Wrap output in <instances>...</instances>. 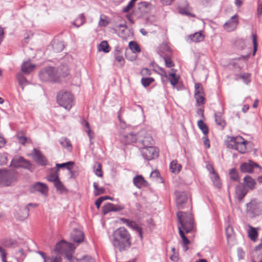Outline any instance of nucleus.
I'll return each instance as SVG.
<instances>
[{
    "label": "nucleus",
    "instance_id": "nucleus-1",
    "mask_svg": "<svg viewBox=\"0 0 262 262\" xmlns=\"http://www.w3.org/2000/svg\"><path fill=\"white\" fill-rule=\"evenodd\" d=\"M177 217L179 220L178 228L179 234L183 241V250L186 251L188 249L187 245L190 244V241L185 235L184 231L187 233L194 229L193 218L191 214L182 211L177 213Z\"/></svg>",
    "mask_w": 262,
    "mask_h": 262
},
{
    "label": "nucleus",
    "instance_id": "nucleus-2",
    "mask_svg": "<svg viewBox=\"0 0 262 262\" xmlns=\"http://www.w3.org/2000/svg\"><path fill=\"white\" fill-rule=\"evenodd\" d=\"M112 244L115 249L122 252L127 250L131 246V236L124 227H120L113 233Z\"/></svg>",
    "mask_w": 262,
    "mask_h": 262
},
{
    "label": "nucleus",
    "instance_id": "nucleus-3",
    "mask_svg": "<svg viewBox=\"0 0 262 262\" xmlns=\"http://www.w3.org/2000/svg\"><path fill=\"white\" fill-rule=\"evenodd\" d=\"M75 247L72 244L61 241L56 245L55 251L60 254L64 253L66 257L70 262H95L93 258L90 256H84L80 259H76L73 257L72 252Z\"/></svg>",
    "mask_w": 262,
    "mask_h": 262
},
{
    "label": "nucleus",
    "instance_id": "nucleus-4",
    "mask_svg": "<svg viewBox=\"0 0 262 262\" xmlns=\"http://www.w3.org/2000/svg\"><path fill=\"white\" fill-rule=\"evenodd\" d=\"M249 143L241 136L230 137L226 141L227 147L234 149L241 154H245L247 150L246 145Z\"/></svg>",
    "mask_w": 262,
    "mask_h": 262
},
{
    "label": "nucleus",
    "instance_id": "nucleus-5",
    "mask_svg": "<svg viewBox=\"0 0 262 262\" xmlns=\"http://www.w3.org/2000/svg\"><path fill=\"white\" fill-rule=\"evenodd\" d=\"M58 104L67 110H70L73 105V98L71 93L60 91L57 96Z\"/></svg>",
    "mask_w": 262,
    "mask_h": 262
},
{
    "label": "nucleus",
    "instance_id": "nucleus-6",
    "mask_svg": "<svg viewBox=\"0 0 262 262\" xmlns=\"http://www.w3.org/2000/svg\"><path fill=\"white\" fill-rule=\"evenodd\" d=\"M247 213L251 217L259 215L262 213V203L256 199L246 204Z\"/></svg>",
    "mask_w": 262,
    "mask_h": 262
},
{
    "label": "nucleus",
    "instance_id": "nucleus-7",
    "mask_svg": "<svg viewBox=\"0 0 262 262\" xmlns=\"http://www.w3.org/2000/svg\"><path fill=\"white\" fill-rule=\"evenodd\" d=\"M58 75H61L57 72L53 67H48L42 69L39 74L40 79L42 81H54L56 80Z\"/></svg>",
    "mask_w": 262,
    "mask_h": 262
},
{
    "label": "nucleus",
    "instance_id": "nucleus-8",
    "mask_svg": "<svg viewBox=\"0 0 262 262\" xmlns=\"http://www.w3.org/2000/svg\"><path fill=\"white\" fill-rule=\"evenodd\" d=\"M140 152L143 158L147 161L153 160L158 157V149L152 146H149L147 147H141Z\"/></svg>",
    "mask_w": 262,
    "mask_h": 262
},
{
    "label": "nucleus",
    "instance_id": "nucleus-9",
    "mask_svg": "<svg viewBox=\"0 0 262 262\" xmlns=\"http://www.w3.org/2000/svg\"><path fill=\"white\" fill-rule=\"evenodd\" d=\"M139 146L142 147H147L151 146L153 143L152 137L144 130H141L138 133L137 143Z\"/></svg>",
    "mask_w": 262,
    "mask_h": 262
},
{
    "label": "nucleus",
    "instance_id": "nucleus-10",
    "mask_svg": "<svg viewBox=\"0 0 262 262\" xmlns=\"http://www.w3.org/2000/svg\"><path fill=\"white\" fill-rule=\"evenodd\" d=\"M12 182L11 173L6 170H0V186H8Z\"/></svg>",
    "mask_w": 262,
    "mask_h": 262
},
{
    "label": "nucleus",
    "instance_id": "nucleus-11",
    "mask_svg": "<svg viewBox=\"0 0 262 262\" xmlns=\"http://www.w3.org/2000/svg\"><path fill=\"white\" fill-rule=\"evenodd\" d=\"M238 23V16L237 14H235L232 16L229 20L224 24V28L227 31H232L236 28Z\"/></svg>",
    "mask_w": 262,
    "mask_h": 262
},
{
    "label": "nucleus",
    "instance_id": "nucleus-12",
    "mask_svg": "<svg viewBox=\"0 0 262 262\" xmlns=\"http://www.w3.org/2000/svg\"><path fill=\"white\" fill-rule=\"evenodd\" d=\"M32 157L35 161L40 165L45 166L48 164V161L45 157L36 148L33 149Z\"/></svg>",
    "mask_w": 262,
    "mask_h": 262
},
{
    "label": "nucleus",
    "instance_id": "nucleus-13",
    "mask_svg": "<svg viewBox=\"0 0 262 262\" xmlns=\"http://www.w3.org/2000/svg\"><path fill=\"white\" fill-rule=\"evenodd\" d=\"M11 164L14 167H23L28 168L30 166V162L21 157H15L11 161Z\"/></svg>",
    "mask_w": 262,
    "mask_h": 262
},
{
    "label": "nucleus",
    "instance_id": "nucleus-14",
    "mask_svg": "<svg viewBox=\"0 0 262 262\" xmlns=\"http://www.w3.org/2000/svg\"><path fill=\"white\" fill-rule=\"evenodd\" d=\"M154 8L151 3L147 2H141L138 4V9L141 15L149 13Z\"/></svg>",
    "mask_w": 262,
    "mask_h": 262
},
{
    "label": "nucleus",
    "instance_id": "nucleus-15",
    "mask_svg": "<svg viewBox=\"0 0 262 262\" xmlns=\"http://www.w3.org/2000/svg\"><path fill=\"white\" fill-rule=\"evenodd\" d=\"M176 204L179 209L183 208L184 204L187 200V196L184 192L177 191L176 192Z\"/></svg>",
    "mask_w": 262,
    "mask_h": 262
},
{
    "label": "nucleus",
    "instance_id": "nucleus-16",
    "mask_svg": "<svg viewBox=\"0 0 262 262\" xmlns=\"http://www.w3.org/2000/svg\"><path fill=\"white\" fill-rule=\"evenodd\" d=\"M138 135H134L133 133H129L125 135L120 136L121 141L124 144H132L137 143Z\"/></svg>",
    "mask_w": 262,
    "mask_h": 262
},
{
    "label": "nucleus",
    "instance_id": "nucleus-17",
    "mask_svg": "<svg viewBox=\"0 0 262 262\" xmlns=\"http://www.w3.org/2000/svg\"><path fill=\"white\" fill-rule=\"evenodd\" d=\"M124 208L123 205H115L112 203H107L103 207V213L106 214L111 211H119Z\"/></svg>",
    "mask_w": 262,
    "mask_h": 262
},
{
    "label": "nucleus",
    "instance_id": "nucleus-18",
    "mask_svg": "<svg viewBox=\"0 0 262 262\" xmlns=\"http://www.w3.org/2000/svg\"><path fill=\"white\" fill-rule=\"evenodd\" d=\"M254 167L260 168V166L256 163L251 161L248 163H243L241 164L240 168L243 172L252 173Z\"/></svg>",
    "mask_w": 262,
    "mask_h": 262
},
{
    "label": "nucleus",
    "instance_id": "nucleus-19",
    "mask_svg": "<svg viewBox=\"0 0 262 262\" xmlns=\"http://www.w3.org/2000/svg\"><path fill=\"white\" fill-rule=\"evenodd\" d=\"M31 191L32 192H39L43 195H46L48 192L47 186L41 182H37L32 185Z\"/></svg>",
    "mask_w": 262,
    "mask_h": 262
},
{
    "label": "nucleus",
    "instance_id": "nucleus-20",
    "mask_svg": "<svg viewBox=\"0 0 262 262\" xmlns=\"http://www.w3.org/2000/svg\"><path fill=\"white\" fill-rule=\"evenodd\" d=\"M71 238L74 242L80 243L84 239V233L80 230L74 229L71 233Z\"/></svg>",
    "mask_w": 262,
    "mask_h": 262
},
{
    "label": "nucleus",
    "instance_id": "nucleus-21",
    "mask_svg": "<svg viewBox=\"0 0 262 262\" xmlns=\"http://www.w3.org/2000/svg\"><path fill=\"white\" fill-rule=\"evenodd\" d=\"M247 193V190L244 186L239 184L236 187L235 198L238 200H242Z\"/></svg>",
    "mask_w": 262,
    "mask_h": 262
},
{
    "label": "nucleus",
    "instance_id": "nucleus-22",
    "mask_svg": "<svg viewBox=\"0 0 262 262\" xmlns=\"http://www.w3.org/2000/svg\"><path fill=\"white\" fill-rule=\"evenodd\" d=\"M204 37L205 36L203 34L202 32L199 31L189 35L188 39L190 41L198 42L203 41Z\"/></svg>",
    "mask_w": 262,
    "mask_h": 262
},
{
    "label": "nucleus",
    "instance_id": "nucleus-23",
    "mask_svg": "<svg viewBox=\"0 0 262 262\" xmlns=\"http://www.w3.org/2000/svg\"><path fill=\"white\" fill-rule=\"evenodd\" d=\"M122 221H123V223H125L129 227L135 230H136L141 239L142 238V233L141 228L140 227H139L138 225L135 222L125 219H122Z\"/></svg>",
    "mask_w": 262,
    "mask_h": 262
},
{
    "label": "nucleus",
    "instance_id": "nucleus-24",
    "mask_svg": "<svg viewBox=\"0 0 262 262\" xmlns=\"http://www.w3.org/2000/svg\"><path fill=\"white\" fill-rule=\"evenodd\" d=\"M29 215V208L28 206L19 210L17 213L16 217L20 221H24L26 219Z\"/></svg>",
    "mask_w": 262,
    "mask_h": 262
},
{
    "label": "nucleus",
    "instance_id": "nucleus-25",
    "mask_svg": "<svg viewBox=\"0 0 262 262\" xmlns=\"http://www.w3.org/2000/svg\"><path fill=\"white\" fill-rule=\"evenodd\" d=\"M35 67V65L30 61L24 62L21 65V71L25 74H29Z\"/></svg>",
    "mask_w": 262,
    "mask_h": 262
},
{
    "label": "nucleus",
    "instance_id": "nucleus-26",
    "mask_svg": "<svg viewBox=\"0 0 262 262\" xmlns=\"http://www.w3.org/2000/svg\"><path fill=\"white\" fill-rule=\"evenodd\" d=\"M58 169L55 168L51 169L50 173L47 177L48 181L54 182L59 179Z\"/></svg>",
    "mask_w": 262,
    "mask_h": 262
},
{
    "label": "nucleus",
    "instance_id": "nucleus-27",
    "mask_svg": "<svg viewBox=\"0 0 262 262\" xmlns=\"http://www.w3.org/2000/svg\"><path fill=\"white\" fill-rule=\"evenodd\" d=\"M51 46L55 52H60L64 48L63 43L61 41L53 40L52 41Z\"/></svg>",
    "mask_w": 262,
    "mask_h": 262
},
{
    "label": "nucleus",
    "instance_id": "nucleus-28",
    "mask_svg": "<svg viewBox=\"0 0 262 262\" xmlns=\"http://www.w3.org/2000/svg\"><path fill=\"white\" fill-rule=\"evenodd\" d=\"M85 23V17L84 14H80L78 16L72 23L77 28H79Z\"/></svg>",
    "mask_w": 262,
    "mask_h": 262
},
{
    "label": "nucleus",
    "instance_id": "nucleus-29",
    "mask_svg": "<svg viewBox=\"0 0 262 262\" xmlns=\"http://www.w3.org/2000/svg\"><path fill=\"white\" fill-rule=\"evenodd\" d=\"M59 142L61 145L65 148L68 151H71L72 149V144L69 139L66 137L60 138Z\"/></svg>",
    "mask_w": 262,
    "mask_h": 262
},
{
    "label": "nucleus",
    "instance_id": "nucleus-30",
    "mask_svg": "<svg viewBox=\"0 0 262 262\" xmlns=\"http://www.w3.org/2000/svg\"><path fill=\"white\" fill-rule=\"evenodd\" d=\"M209 176L214 186L217 188H220L222 184L219 174L216 172H215Z\"/></svg>",
    "mask_w": 262,
    "mask_h": 262
},
{
    "label": "nucleus",
    "instance_id": "nucleus-31",
    "mask_svg": "<svg viewBox=\"0 0 262 262\" xmlns=\"http://www.w3.org/2000/svg\"><path fill=\"white\" fill-rule=\"evenodd\" d=\"M214 116L216 123L218 125L220 126L222 129H223L226 126V122L223 119L222 114L219 112L215 113L214 114Z\"/></svg>",
    "mask_w": 262,
    "mask_h": 262
},
{
    "label": "nucleus",
    "instance_id": "nucleus-32",
    "mask_svg": "<svg viewBox=\"0 0 262 262\" xmlns=\"http://www.w3.org/2000/svg\"><path fill=\"white\" fill-rule=\"evenodd\" d=\"M244 181L246 184V186L248 187L250 189H253L254 188L256 182L254 179L252 178L251 177L249 176H246L244 178Z\"/></svg>",
    "mask_w": 262,
    "mask_h": 262
},
{
    "label": "nucleus",
    "instance_id": "nucleus-33",
    "mask_svg": "<svg viewBox=\"0 0 262 262\" xmlns=\"http://www.w3.org/2000/svg\"><path fill=\"white\" fill-rule=\"evenodd\" d=\"M170 169L172 173H178L181 169V166L177 161H172L170 164Z\"/></svg>",
    "mask_w": 262,
    "mask_h": 262
},
{
    "label": "nucleus",
    "instance_id": "nucleus-34",
    "mask_svg": "<svg viewBox=\"0 0 262 262\" xmlns=\"http://www.w3.org/2000/svg\"><path fill=\"white\" fill-rule=\"evenodd\" d=\"M17 79L22 90H24V86L28 84L29 82L21 73H19L17 75Z\"/></svg>",
    "mask_w": 262,
    "mask_h": 262
},
{
    "label": "nucleus",
    "instance_id": "nucleus-35",
    "mask_svg": "<svg viewBox=\"0 0 262 262\" xmlns=\"http://www.w3.org/2000/svg\"><path fill=\"white\" fill-rule=\"evenodd\" d=\"M170 82V84L174 86L179 81V76L176 75L174 73H170L167 76V78Z\"/></svg>",
    "mask_w": 262,
    "mask_h": 262
},
{
    "label": "nucleus",
    "instance_id": "nucleus-36",
    "mask_svg": "<svg viewBox=\"0 0 262 262\" xmlns=\"http://www.w3.org/2000/svg\"><path fill=\"white\" fill-rule=\"evenodd\" d=\"M229 175L231 180L235 182L239 181V177L237 171L235 168H232L229 170Z\"/></svg>",
    "mask_w": 262,
    "mask_h": 262
},
{
    "label": "nucleus",
    "instance_id": "nucleus-37",
    "mask_svg": "<svg viewBox=\"0 0 262 262\" xmlns=\"http://www.w3.org/2000/svg\"><path fill=\"white\" fill-rule=\"evenodd\" d=\"M134 184L138 188H141L144 184L145 180L141 176H137L133 179Z\"/></svg>",
    "mask_w": 262,
    "mask_h": 262
},
{
    "label": "nucleus",
    "instance_id": "nucleus-38",
    "mask_svg": "<svg viewBox=\"0 0 262 262\" xmlns=\"http://www.w3.org/2000/svg\"><path fill=\"white\" fill-rule=\"evenodd\" d=\"M53 183L57 191L59 192L60 193H63L66 191V187L60 181L59 179L56 180Z\"/></svg>",
    "mask_w": 262,
    "mask_h": 262
},
{
    "label": "nucleus",
    "instance_id": "nucleus-39",
    "mask_svg": "<svg viewBox=\"0 0 262 262\" xmlns=\"http://www.w3.org/2000/svg\"><path fill=\"white\" fill-rule=\"evenodd\" d=\"M81 124L83 126L86 127L87 129L85 130V132L87 133V134L90 138V141H91V140L94 138V136L90 128L89 122L86 120H83L81 122Z\"/></svg>",
    "mask_w": 262,
    "mask_h": 262
},
{
    "label": "nucleus",
    "instance_id": "nucleus-40",
    "mask_svg": "<svg viewBox=\"0 0 262 262\" xmlns=\"http://www.w3.org/2000/svg\"><path fill=\"white\" fill-rule=\"evenodd\" d=\"M198 126L205 135H206L208 133V128L202 120L198 121Z\"/></svg>",
    "mask_w": 262,
    "mask_h": 262
},
{
    "label": "nucleus",
    "instance_id": "nucleus-41",
    "mask_svg": "<svg viewBox=\"0 0 262 262\" xmlns=\"http://www.w3.org/2000/svg\"><path fill=\"white\" fill-rule=\"evenodd\" d=\"M98 50L105 53H108L110 51V47L107 41H102L98 47Z\"/></svg>",
    "mask_w": 262,
    "mask_h": 262
},
{
    "label": "nucleus",
    "instance_id": "nucleus-42",
    "mask_svg": "<svg viewBox=\"0 0 262 262\" xmlns=\"http://www.w3.org/2000/svg\"><path fill=\"white\" fill-rule=\"evenodd\" d=\"M73 164L74 163L71 161L62 164H56V168H55L58 169L59 168H66L67 169L69 170L70 172H71L70 166L73 165Z\"/></svg>",
    "mask_w": 262,
    "mask_h": 262
},
{
    "label": "nucleus",
    "instance_id": "nucleus-43",
    "mask_svg": "<svg viewBox=\"0 0 262 262\" xmlns=\"http://www.w3.org/2000/svg\"><path fill=\"white\" fill-rule=\"evenodd\" d=\"M154 70L160 74L162 77L167 78V73L163 68L159 67L158 66H156L154 68Z\"/></svg>",
    "mask_w": 262,
    "mask_h": 262
},
{
    "label": "nucleus",
    "instance_id": "nucleus-44",
    "mask_svg": "<svg viewBox=\"0 0 262 262\" xmlns=\"http://www.w3.org/2000/svg\"><path fill=\"white\" fill-rule=\"evenodd\" d=\"M129 47L134 52L139 53L141 51L139 45L135 41H130L129 43Z\"/></svg>",
    "mask_w": 262,
    "mask_h": 262
},
{
    "label": "nucleus",
    "instance_id": "nucleus-45",
    "mask_svg": "<svg viewBox=\"0 0 262 262\" xmlns=\"http://www.w3.org/2000/svg\"><path fill=\"white\" fill-rule=\"evenodd\" d=\"M195 88V95H201V94H204V91L203 89V86L201 83H195L194 85Z\"/></svg>",
    "mask_w": 262,
    "mask_h": 262
},
{
    "label": "nucleus",
    "instance_id": "nucleus-46",
    "mask_svg": "<svg viewBox=\"0 0 262 262\" xmlns=\"http://www.w3.org/2000/svg\"><path fill=\"white\" fill-rule=\"evenodd\" d=\"M154 81V79L152 77L142 78L141 79L142 84L144 87H147V86H149V84H151Z\"/></svg>",
    "mask_w": 262,
    "mask_h": 262
},
{
    "label": "nucleus",
    "instance_id": "nucleus-47",
    "mask_svg": "<svg viewBox=\"0 0 262 262\" xmlns=\"http://www.w3.org/2000/svg\"><path fill=\"white\" fill-rule=\"evenodd\" d=\"M17 242L15 240H13L12 239H6L5 240L3 244L5 247L10 248L13 246H14L16 244Z\"/></svg>",
    "mask_w": 262,
    "mask_h": 262
},
{
    "label": "nucleus",
    "instance_id": "nucleus-48",
    "mask_svg": "<svg viewBox=\"0 0 262 262\" xmlns=\"http://www.w3.org/2000/svg\"><path fill=\"white\" fill-rule=\"evenodd\" d=\"M47 259H48L46 262H61L62 261V258L60 255L48 256Z\"/></svg>",
    "mask_w": 262,
    "mask_h": 262
},
{
    "label": "nucleus",
    "instance_id": "nucleus-49",
    "mask_svg": "<svg viewBox=\"0 0 262 262\" xmlns=\"http://www.w3.org/2000/svg\"><path fill=\"white\" fill-rule=\"evenodd\" d=\"M248 235L250 239L252 241H254L257 237V232L254 228L251 227L250 231H249Z\"/></svg>",
    "mask_w": 262,
    "mask_h": 262
},
{
    "label": "nucleus",
    "instance_id": "nucleus-50",
    "mask_svg": "<svg viewBox=\"0 0 262 262\" xmlns=\"http://www.w3.org/2000/svg\"><path fill=\"white\" fill-rule=\"evenodd\" d=\"M108 24V21L107 20V17L104 15H101L99 21V25L101 27H105Z\"/></svg>",
    "mask_w": 262,
    "mask_h": 262
},
{
    "label": "nucleus",
    "instance_id": "nucleus-51",
    "mask_svg": "<svg viewBox=\"0 0 262 262\" xmlns=\"http://www.w3.org/2000/svg\"><path fill=\"white\" fill-rule=\"evenodd\" d=\"M226 231L227 241L229 242V239L232 238L233 236V231L232 227L230 226H228L226 228Z\"/></svg>",
    "mask_w": 262,
    "mask_h": 262
},
{
    "label": "nucleus",
    "instance_id": "nucleus-52",
    "mask_svg": "<svg viewBox=\"0 0 262 262\" xmlns=\"http://www.w3.org/2000/svg\"><path fill=\"white\" fill-rule=\"evenodd\" d=\"M95 173L98 177H101L103 175L101 171V166L100 164H98L97 166L95 165L94 167Z\"/></svg>",
    "mask_w": 262,
    "mask_h": 262
},
{
    "label": "nucleus",
    "instance_id": "nucleus-53",
    "mask_svg": "<svg viewBox=\"0 0 262 262\" xmlns=\"http://www.w3.org/2000/svg\"><path fill=\"white\" fill-rule=\"evenodd\" d=\"M8 155L7 153L0 154V164L3 165L7 163Z\"/></svg>",
    "mask_w": 262,
    "mask_h": 262
},
{
    "label": "nucleus",
    "instance_id": "nucleus-54",
    "mask_svg": "<svg viewBox=\"0 0 262 262\" xmlns=\"http://www.w3.org/2000/svg\"><path fill=\"white\" fill-rule=\"evenodd\" d=\"M115 60L120 63L121 66H123L124 63V59L122 55L119 53H116L115 56Z\"/></svg>",
    "mask_w": 262,
    "mask_h": 262
},
{
    "label": "nucleus",
    "instance_id": "nucleus-55",
    "mask_svg": "<svg viewBox=\"0 0 262 262\" xmlns=\"http://www.w3.org/2000/svg\"><path fill=\"white\" fill-rule=\"evenodd\" d=\"M252 41L253 44V55L255 54V52L257 50V36L255 34H252Z\"/></svg>",
    "mask_w": 262,
    "mask_h": 262
},
{
    "label": "nucleus",
    "instance_id": "nucleus-56",
    "mask_svg": "<svg viewBox=\"0 0 262 262\" xmlns=\"http://www.w3.org/2000/svg\"><path fill=\"white\" fill-rule=\"evenodd\" d=\"M163 59L165 62V66L167 68H171L174 66L172 61L167 56H164Z\"/></svg>",
    "mask_w": 262,
    "mask_h": 262
},
{
    "label": "nucleus",
    "instance_id": "nucleus-57",
    "mask_svg": "<svg viewBox=\"0 0 262 262\" xmlns=\"http://www.w3.org/2000/svg\"><path fill=\"white\" fill-rule=\"evenodd\" d=\"M195 98L196 99V102L199 105L202 104L204 103V94H201V95H194Z\"/></svg>",
    "mask_w": 262,
    "mask_h": 262
},
{
    "label": "nucleus",
    "instance_id": "nucleus-58",
    "mask_svg": "<svg viewBox=\"0 0 262 262\" xmlns=\"http://www.w3.org/2000/svg\"><path fill=\"white\" fill-rule=\"evenodd\" d=\"M179 12L180 14L183 15H186L187 16L191 15V13L187 10V9L184 8H180L179 10Z\"/></svg>",
    "mask_w": 262,
    "mask_h": 262
},
{
    "label": "nucleus",
    "instance_id": "nucleus-59",
    "mask_svg": "<svg viewBox=\"0 0 262 262\" xmlns=\"http://www.w3.org/2000/svg\"><path fill=\"white\" fill-rule=\"evenodd\" d=\"M104 200H105V198H104V197H100L96 201L95 205L97 208H99L100 207L102 202Z\"/></svg>",
    "mask_w": 262,
    "mask_h": 262
},
{
    "label": "nucleus",
    "instance_id": "nucleus-60",
    "mask_svg": "<svg viewBox=\"0 0 262 262\" xmlns=\"http://www.w3.org/2000/svg\"><path fill=\"white\" fill-rule=\"evenodd\" d=\"M237 255L239 258L240 259H243L244 258L245 255V252L243 250L242 248H238L237 249Z\"/></svg>",
    "mask_w": 262,
    "mask_h": 262
},
{
    "label": "nucleus",
    "instance_id": "nucleus-61",
    "mask_svg": "<svg viewBox=\"0 0 262 262\" xmlns=\"http://www.w3.org/2000/svg\"><path fill=\"white\" fill-rule=\"evenodd\" d=\"M17 138L19 141V142L23 145L25 144L27 141V137L25 136H20L19 135H18Z\"/></svg>",
    "mask_w": 262,
    "mask_h": 262
},
{
    "label": "nucleus",
    "instance_id": "nucleus-62",
    "mask_svg": "<svg viewBox=\"0 0 262 262\" xmlns=\"http://www.w3.org/2000/svg\"><path fill=\"white\" fill-rule=\"evenodd\" d=\"M206 168L208 169V170L209 171V175L212 174L213 173L216 172L215 171L212 165L210 164H207L206 165Z\"/></svg>",
    "mask_w": 262,
    "mask_h": 262
},
{
    "label": "nucleus",
    "instance_id": "nucleus-63",
    "mask_svg": "<svg viewBox=\"0 0 262 262\" xmlns=\"http://www.w3.org/2000/svg\"><path fill=\"white\" fill-rule=\"evenodd\" d=\"M116 28L118 29H122V31H124L127 28L126 23L124 22L123 23L117 25L116 26Z\"/></svg>",
    "mask_w": 262,
    "mask_h": 262
},
{
    "label": "nucleus",
    "instance_id": "nucleus-64",
    "mask_svg": "<svg viewBox=\"0 0 262 262\" xmlns=\"http://www.w3.org/2000/svg\"><path fill=\"white\" fill-rule=\"evenodd\" d=\"M141 74L142 75H150V72L147 68H144L141 71Z\"/></svg>",
    "mask_w": 262,
    "mask_h": 262
}]
</instances>
